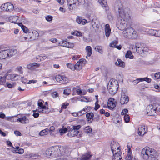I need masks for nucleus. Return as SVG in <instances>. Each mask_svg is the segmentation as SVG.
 Instances as JSON below:
<instances>
[{
	"instance_id": "nucleus-1",
	"label": "nucleus",
	"mask_w": 160,
	"mask_h": 160,
	"mask_svg": "<svg viewBox=\"0 0 160 160\" xmlns=\"http://www.w3.org/2000/svg\"><path fill=\"white\" fill-rule=\"evenodd\" d=\"M129 9H126L124 11L125 13H122L120 12L119 17L121 18L120 21H119L120 26L122 29H124L127 25L128 20L130 18L129 14Z\"/></svg>"
},
{
	"instance_id": "nucleus-2",
	"label": "nucleus",
	"mask_w": 160,
	"mask_h": 160,
	"mask_svg": "<svg viewBox=\"0 0 160 160\" xmlns=\"http://www.w3.org/2000/svg\"><path fill=\"white\" fill-rule=\"evenodd\" d=\"M157 109V105L156 104L149 105L146 108V114L149 116H155L157 115L158 111Z\"/></svg>"
},
{
	"instance_id": "nucleus-3",
	"label": "nucleus",
	"mask_w": 160,
	"mask_h": 160,
	"mask_svg": "<svg viewBox=\"0 0 160 160\" xmlns=\"http://www.w3.org/2000/svg\"><path fill=\"white\" fill-rule=\"evenodd\" d=\"M137 32L131 27L127 28L123 32L124 37L128 38L134 39L137 36Z\"/></svg>"
},
{
	"instance_id": "nucleus-4",
	"label": "nucleus",
	"mask_w": 160,
	"mask_h": 160,
	"mask_svg": "<svg viewBox=\"0 0 160 160\" xmlns=\"http://www.w3.org/2000/svg\"><path fill=\"white\" fill-rule=\"evenodd\" d=\"M53 148V158L58 157H61L65 154L66 149L63 147H58Z\"/></svg>"
},
{
	"instance_id": "nucleus-5",
	"label": "nucleus",
	"mask_w": 160,
	"mask_h": 160,
	"mask_svg": "<svg viewBox=\"0 0 160 160\" xmlns=\"http://www.w3.org/2000/svg\"><path fill=\"white\" fill-rule=\"evenodd\" d=\"M122 4L120 0H117L115 2L114 5V7L115 10L116 11H118L120 15V12L122 13H125L124 11L126 9H128V8H125L124 9H122Z\"/></svg>"
},
{
	"instance_id": "nucleus-6",
	"label": "nucleus",
	"mask_w": 160,
	"mask_h": 160,
	"mask_svg": "<svg viewBox=\"0 0 160 160\" xmlns=\"http://www.w3.org/2000/svg\"><path fill=\"white\" fill-rule=\"evenodd\" d=\"M81 127V126L78 125L77 126H73L72 128V129L71 130L70 132V134L68 133V136L71 137H73L75 136H78L79 131H78Z\"/></svg>"
},
{
	"instance_id": "nucleus-7",
	"label": "nucleus",
	"mask_w": 160,
	"mask_h": 160,
	"mask_svg": "<svg viewBox=\"0 0 160 160\" xmlns=\"http://www.w3.org/2000/svg\"><path fill=\"white\" fill-rule=\"evenodd\" d=\"M28 36L31 40H34L38 38L39 36V34L36 30H31L29 31Z\"/></svg>"
},
{
	"instance_id": "nucleus-8",
	"label": "nucleus",
	"mask_w": 160,
	"mask_h": 160,
	"mask_svg": "<svg viewBox=\"0 0 160 160\" xmlns=\"http://www.w3.org/2000/svg\"><path fill=\"white\" fill-rule=\"evenodd\" d=\"M149 152L148 147H145L142 149L141 152V156L144 159L147 160L149 159Z\"/></svg>"
},
{
	"instance_id": "nucleus-9",
	"label": "nucleus",
	"mask_w": 160,
	"mask_h": 160,
	"mask_svg": "<svg viewBox=\"0 0 160 160\" xmlns=\"http://www.w3.org/2000/svg\"><path fill=\"white\" fill-rule=\"evenodd\" d=\"M9 57L8 49L4 48V49L1 48L0 51V58L3 59Z\"/></svg>"
},
{
	"instance_id": "nucleus-10",
	"label": "nucleus",
	"mask_w": 160,
	"mask_h": 160,
	"mask_svg": "<svg viewBox=\"0 0 160 160\" xmlns=\"http://www.w3.org/2000/svg\"><path fill=\"white\" fill-rule=\"evenodd\" d=\"M148 131V128L144 125H140L138 128V134L140 136H143Z\"/></svg>"
},
{
	"instance_id": "nucleus-11",
	"label": "nucleus",
	"mask_w": 160,
	"mask_h": 160,
	"mask_svg": "<svg viewBox=\"0 0 160 160\" xmlns=\"http://www.w3.org/2000/svg\"><path fill=\"white\" fill-rule=\"evenodd\" d=\"M129 100L128 97L125 95L124 92H122L120 101L121 104L123 105L127 103L128 102Z\"/></svg>"
},
{
	"instance_id": "nucleus-12",
	"label": "nucleus",
	"mask_w": 160,
	"mask_h": 160,
	"mask_svg": "<svg viewBox=\"0 0 160 160\" xmlns=\"http://www.w3.org/2000/svg\"><path fill=\"white\" fill-rule=\"evenodd\" d=\"M115 102L116 101H115V99L112 98H109L108 102V108L110 109L114 108L116 106Z\"/></svg>"
},
{
	"instance_id": "nucleus-13",
	"label": "nucleus",
	"mask_w": 160,
	"mask_h": 160,
	"mask_svg": "<svg viewBox=\"0 0 160 160\" xmlns=\"http://www.w3.org/2000/svg\"><path fill=\"white\" fill-rule=\"evenodd\" d=\"M148 149L150 151L149 153V159H152L156 158L157 156V153L156 151L154 149L148 147Z\"/></svg>"
},
{
	"instance_id": "nucleus-14",
	"label": "nucleus",
	"mask_w": 160,
	"mask_h": 160,
	"mask_svg": "<svg viewBox=\"0 0 160 160\" xmlns=\"http://www.w3.org/2000/svg\"><path fill=\"white\" fill-rule=\"evenodd\" d=\"M18 76V75L16 74H9L6 75L5 78V80L7 79L8 80H16L18 79L17 77Z\"/></svg>"
},
{
	"instance_id": "nucleus-15",
	"label": "nucleus",
	"mask_w": 160,
	"mask_h": 160,
	"mask_svg": "<svg viewBox=\"0 0 160 160\" xmlns=\"http://www.w3.org/2000/svg\"><path fill=\"white\" fill-rule=\"evenodd\" d=\"M116 86H108V88L109 89V93L112 95H113L115 94L117 91L118 88L116 87Z\"/></svg>"
},
{
	"instance_id": "nucleus-16",
	"label": "nucleus",
	"mask_w": 160,
	"mask_h": 160,
	"mask_svg": "<svg viewBox=\"0 0 160 160\" xmlns=\"http://www.w3.org/2000/svg\"><path fill=\"white\" fill-rule=\"evenodd\" d=\"M86 117L88 119L87 122L90 123L93 119L94 114L92 112L88 113L86 114Z\"/></svg>"
},
{
	"instance_id": "nucleus-17",
	"label": "nucleus",
	"mask_w": 160,
	"mask_h": 160,
	"mask_svg": "<svg viewBox=\"0 0 160 160\" xmlns=\"http://www.w3.org/2000/svg\"><path fill=\"white\" fill-rule=\"evenodd\" d=\"M40 64L36 62H33L27 65V68L29 69L32 70L34 69V67L38 68Z\"/></svg>"
},
{
	"instance_id": "nucleus-18",
	"label": "nucleus",
	"mask_w": 160,
	"mask_h": 160,
	"mask_svg": "<svg viewBox=\"0 0 160 160\" xmlns=\"http://www.w3.org/2000/svg\"><path fill=\"white\" fill-rule=\"evenodd\" d=\"M128 150L127 152V155L125 159L126 160H131L132 158V155L131 152V149L130 148V146L128 147Z\"/></svg>"
},
{
	"instance_id": "nucleus-19",
	"label": "nucleus",
	"mask_w": 160,
	"mask_h": 160,
	"mask_svg": "<svg viewBox=\"0 0 160 160\" xmlns=\"http://www.w3.org/2000/svg\"><path fill=\"white\" fill-rule=\"evenodd\" d=\"M53 148H49L47 149L46 152V157L49 158H53Z\"/></svg>"
},
{
	"instance_id": "nucleus-20",
	"label": "nucleus",
	"mask_w": 160,
	"mask_h": 160,
	"mask_svg": "<svg viewBox=\"0 0 160 160\" xmlns=\"http://www.w3.org/2000/svg\"><path fill=\"white\" fill-rule=\"evenodd\" d=\"M117 145V143L114 141L112 142L111 143L110 145L111 148L113 156H114V155H115V152L117 153L116 152L115 149H116Z\"/></svg>"
},
{
	"instance_id": "nucleus-21",
	"label": "nucleus",
	"mask_w": 160,
	"mask_h": 160,
	"mask_svg": "<svg viewBox=\"0 0 160 160\" xmlns=\"http://www.w3.org/2000/svg\"><path fill=\"white\" fill-rule=\"evenodd\" d=\"M117 61V62H115V64L116 65L123 68L125 66V64L124 62L122 61L120 59H118Z\"/></svg>"
},
{
	"instance_id": "nucleus-22",
	"label": "nucleus",
	"mask_w": 160,
	"mask_h": 160,
	"mask_svg": "<svg viewBox=\"0 0 160 160\" xmlns=\"http://www.w3.org/2000/svg\"><path fill=\"white\" fill-rule=\"evenodd\" d=\"M78 2V0H68L67 4L73 5L74 7H76V3Z\"/></svg>"
},
{
	"instance_id": "nucleus-23",
	"label": "nucleus",
	"mask_w": 160,
	"mask_h": 160,
	"mask_svg": "<svg viewBox=\"0 0 160 160\" xmlns=\"http://www.w3.org/2000/svg\"><path fill=\"white\" fill-rule=\"evenodd\" d=\"M120 152H118L117 153H115V155L113 156V158L112 159L113 160H123L120 155Z\"/></svg>"
},
{
	"instance_id": "nucleus-24",
	"label": "nucleus",
	"mask_w": 160,
	"mask_h": 160,
	"mask_svg": "<svg viewBox=\"0 0 160 160\" xmlns=\"http://www.w3.org/2000/svg\"><path fill=\"white\" fill-rule=\"evenodd\" d=\"M9 57H12L17 53V50L14 49H8Z\"/></svg>"
},
{
	"instance_id": "nucleus-25",
	"label": "nucleus",
	"mask_w": 160,
	"mask_h": 160,
	"mask_svg": "<svg viewBox=\"0 0 160 160\" xmlns=\"http://www.w3.org/2000/svg\"><path fill=\"white\" fill-rule=\"evenodd\" d=\"M18 25L21 27V28L22 29L23 32L24 33H26L28 32L29 33V31L28 29L25 26H24L22 23H18Z\"/></svg>"
},
{
	"instance_id": "nucleus-26",
	"label": "nucleus",
	"mask_w": 160,
	"mask_h": 160,
	"mask_svg": "<svg viewBox=\"0 0 160 160\" xmlns=\"http://www.w3.org/2000/svg\"><path fill=\"white\" fill-rule=\"evenodd\" d=\"M85 49L87 52V56L90 57L92 54L91 47L90 46H87L86 47Z\"/></svg>"
},
{
	"instance_id": "nucleus-27",
	"label": "nucleus",
	"mask_w": 160,
	"mask_h": 160,
	"mask_svg": "<svg viewBox=\"0 0 160 160\" xmlns=\"http://www.w3.org/2000/svg\"><path fill=\"white\" fill-rule=\"evenodd\" d=\"M7 12H11L14 9L13 5L8 2H7Z\"/></svg>"
},
{
	"instance_id": "nucleus-28",
	"label": "nucleus",
	"mask_w": 160,
	"mask_h": 160,
	"mask_svg": "<svg viewBox=\"0 0 160 160\" xmlns=\"http://www.w3.org/2000/svg\"><path fill=\"white\" fill-rule=\"evenodd\" d=\"M29 157L33 159L39 158H41L40 156L38 154H34L32 153L30 154L29 155Z\"/></svg>"
},
{
	"instance_id": "nucleus-29",
	"label": "nucleus",
	"mask_w": 160,
	"mask_h": 160,
	"mask_svg": "<svg viewBox=\"0 0 160 160\" xmlns=\"http://www.w3.org/2000/svg\"><path fill=\"white\" fill-rule=\"evenodd\" d=\"M62 78H63V76L60 75H58L56 76L55 79L58 82H59L60 83H63V81H62Z\"/></svg>"
},
{
	"instance_id": "nucleus-30",
	"label": "nucleus",
	"mask_w": 160,
	"mask_h": 160,
	"mask_svg": "<svg viewBox=\"0 0 160 160\" xmlns=\"http://www.w3.org/2000/svg\"><path fill=\"white\" fill-rule=\"evenodd\" d=\"M91 156L88 153H86L83 155L81 157L82 159L83 160H88L89 159Z\"/></svg>"
},
{
	"instance_id": "nucleus-31",
	"label": "nucleus",
	"mask_w": 160,
	"mask_h": 160,
	"mask_svg": "<svg viewBox=\"0 0 160 160\" xmlns=\"http://www.w3.org/2000/svg\"><path fill=\"white\" fill-rule=\"evenodd\" d=\"M21 123L23 124H26L29 122V119L25 116L21 117Z\"/></svg>"
},
{
	"instance_id": "nucleus-32",
	"label": "nucleus",
	"mask_w": 160,
	"mask_h": 160,
	"mask_svg": "<svg viewBox=\"0 0 160 160\" xmlns=\"http://www.w3.org/2000/svg\"><path fill=\"white\" fill-rule=\"evenodd\" d=\"M125 57L126 58H129L132 59L133 58V56L132 55L131 52L130 51H128L126 53Z\"/></svg>"
},
{
	"instance_id": "nucleus-33",
	"label": "nucleus",
	"mask_w": 160,
	"mask_h": 160,
	"mask_svg": "<svg viewBox=\"0 0 160 160\" xmlns=\"http://www.w3.org/2000/svg\"><path fill=\"white\" fill-rule=\"evenodd\" d=\"M18 17L17 16H11L9 18V21L10 22L12 23H16V21H12V19H14V20H17L18 19Z\"/></svg>"
},
{
	"instance_id": "nucleus-34",
	"label": "nucleus",
	"mask_w": 160,
	"mask_h": 160,
	"mask_svg": "<svg viewBox=\"0 0 160 160\" xmlns=\"http://www.w3.org/2000/svg\"><path fill=\"white\" fill-rule=\"evenodd\" d=\"M75 70H80L82 69V65H80V62H78L74 65Z\"/></svg>"
},
{
	"instance_id": "nucleus-35",
	"label": "nucleus",
	"mask_w": 160,
	"mask_h": 160,
	"mask_svg": "<svg viewBox=\"0 0 160 160\" xmlns=\"http://www.w3.org/2000/svg\"><path fill=\"white\" fill-rule=\"evenodd\" d=\"M49 131V129L47 128L41 131L39 133V135L40 136H43L47 134V132Z\"/></svg>"
},
{
	"instance_id": "nucleus-36",
	"label": "nucleus",
	"mask_w": 160,
	"mask_h": 160,
	"mask_svg": "<svg viewBox=\"0 0 160 160\" xmlns=\"http://www.w3.org/2000/svg\"><path fill=\"white\" fill-rule=\"evenodd\" d=\"M114 122L116 124H117V127H119L121 126V123L122 122V120L120 118H116V119L114 120Z\"/></svg>"
},
{
	"instance_id": "nucleus-37",
	"label": "nucleus",
	"mask_w": 160,
	"mask_h": 160,
	"mask_svg": "<svg viewBox=\"0 0 160 160\" xmlns=\"http://www.w3.org/2000/svg\"><path fill=\"white\" fill-rule=\"evenodd\" d=\"M7 3L2 4L1 7V9L4 11L7 12Z\"/></svg>"
},
{
	"instance_id": "nucleus-38",
	"label": "nucleus",
	"mask_w": 160,
	"mask_h": 160,
	"mask_svg": "<svg viewBox=\"0 0 160 160\" xmlns=\"http://www.w3.org/2000/svg\"><path fill=\"white\" fill-rule=\"evenodd\" d=\"M95 49L98 52L101 54L103 53V51L102 49V47L101 46H97L95 48Z\"/></svg>"
},
{
	"instance_id": "nucleus-39",
	"label": "nucleus",
	"mask_w": 160,
	"mask_h": 160,
	"mask_svg": "<svg viewBox=\"0 0 160 160\" xmlns=\"http://www.w3.org/2000/svg\"><path fill=\"white\" fill-rule=\"evenodd\" d=\"M118 41L115 40L112 42L110 44V46L112 48L115 47L116 45L118 43Z\"/></svg>"
},
{
	"instance_id": "nucleus-40",
	"label": "nucleus",
	"mask_w": 160,
	"mask_h": 160,
	"mask_svg": "<svg viewBox=\"0 0 160 160\" xmlns=\"http://www.w3.org/2000/svg\"><path fill=\"white\" fill-rule=\"evenodd\" d=\"M145 48L142 47L141 48L138 49V53L142 54L146 50H145Z\"/></svg>"
},
{
	"instance_id": "nucleus-41",
	"label": "nucleus",
	"mask_w": 160,
	"mask_h": 160,
	"mask_svg": "<svg viewBox=\"0 0 160 160\" xmlns=\"http://www.w3.org/2000/svg\"><path fill=\"white\" fill-rule=\"evenodd\" d=\"M71 92V90L70 89L67 88L64 90L63 94L67 95L70 94Z\"/></svg>"
},
{
	"instance_id": "nucleus-42",
	"label": "nucleus",
	"mask_w": 160,
	"mask_h": 160,
	"mask_svg": "<svg viewBox=\"0 0 160 160\" xmlns=\"http://www.w3.org/2000/svg\"><path fill=\"white\" fill-rule=\"evenodd\" d=\"M84 131L86 132H91L92 131V129L90 127L88 126L84 128Z\"/></svg>"
},
{
	"instance_id": "nucleus-43",
	"label": "nucleus",
	"mask_w": 160,
	"mask_h": 160,
	"mask_svg": "<svg viewBox=\"0 0 160 160\" xmlns=\"http://www.w3.org/2000/svg\"><path fill=\"white\" fill-rule=\"evenodd\" d=\"M6 82L5 78L4 77L0 76V85L3 84Z\"/></svg>"
},
{
	"instance_id": "nucleus-44",
	"label": "nucleus",
	"mask_w": 160,
	"mask_h": 160,
	"mask_svg": "<svg viewBox=\"0 0 160 160\" xmlns=\"http://www.w3.org/2000/svg\"><path fill=\"white\" fill-rule=\"evenodd\" d=\"M156 30L151 29L148 31V33L149 34H150L152 36H155V31Z\"/></svg>"
},
{
	"instance_id": "nucleus-45",
	"label": "nucleus",
	"mask_w": 160,
	"mask_h": 160,
	"mask_svg": "<svg viewBox=\"0 0 160 160\" xmlns=\"http://www.w3.org/2000/svg\"><path fill=\"white\" fill-rule=\"evenodd\" d=\"M142 81H145L148 83H149L151 82V79L148 78H141Z\"/></svg>"
},
{
	"instance_id": "nucleus-46",
	"label": "nucleus",
	"mask_w": 160,
	"mask_h": 160,
	"mask_svg": "<svg viewBox=\"0 0 160 160\" xmlns=\"http://www.w3.org/2000/svg\"><path fill=\"white\" fill-rule=\"evenodd\" d=\"M67 65L68 68L71 69L72 70L74 71L75 70V68L73 64L70 63H68L67 64Z\"/></svg>"
},
{
	"instance_id": "nucleus-47",
	"label": "nucleus",
	"mask_w": 160,
	"mask_h": 160,
	"mask_svg": "<svg viewBox=\"0 0 160 160\" xmlns=\"http://www.w3.org/2000/svg\"><path fill=\"white\" fill-rule=\"evenodd\" d=\"M99 3L101 4L103 6H106L107 5V2L105 0H98Z\"/></svg>"
},
{
	"instance_id": "nucleus-48",
	"label": "nucleus",
	"mask_w": 160,
	"mask_h": 160,
	"mask_svg": "<svg viewBox=\"0 0 160 160\" xmlns=\"http://www.w3.org/2000/svg\"><path fill=\"white\" fill-rule=\"evenodd\" d=\"M18 150V152H16L15 150H14L13 151V152L15 153H18L19 154H21L23 153L24 152V149L22 148H19Z\"/></svg>"
},
{
	"instance_id": "nucleus-49",
	"label": "nucleus",
	"mask_w": 160,
	"mask_h": 160,
	"mask_svg": "<svg viewBox=\"0 0 160 160\" xmlns=\"http://www.w3.org/2000/svg\"><path fill=\"white\" fill-rule=\"evenodd\" d=\"M124 119L126 122H128L130 120V117L128 115L125 114L124 116Z\"/></svg>"
},
{
	"instance_id": "nucleus-50",
	"label": "nucleus",
	"mask_w": 160,
	"mask_h": 160,
	"mask_svg": "<svg viewBox=\"0 0 160 160\" xmlns=\"http://www.w3.org/2000/svg\"><path fill=\"white\" fill-rule=\"evenodd\" d=\"M72 34L77 36H81L82 35V33L78 31L72 33Z\"/></svg>"
},
{
	"instance_id": "nucleus-51",
	"label": "nucleus",
	"mask_w": 160,
	"mask_h": 160,
	"mask_svg": "<svg viewBox=\"0 0 160 160\" xmlns=\"http://www.w3.org/2000/svg\"><path fill=\"white\" fill-rule=\"evenodd\" d=\"M140 81H142L141 78H137L136 80H134L132 81V82L134 84L136 85Z\"/></svg>"
},
{
	"instance_id": "nucleus-52",
	"label": "nucleus",
	"mask_w": 160,
	"mask_h": 160,
	"mask_svg": "<svg viewBox=\"0 0 160 160\" xmlns=\"http://www.w3.org/2000/svg\"><path fill=\"white\" fill-rule=\"evenodd\" d=\"M67 130V129L66 128H64L60 129L59 132L61 133V134L62 135V134L66 133Z\"/></svg>"
},
{
	"instance_id": "nucleus-53",
	"label": "nucleus",
	"mask_w": 160,
	"mask_h": 160,
	"mask_svg": "<svg viewBox=\"0 0 160 160\" xmlns=\"http://www.w3.org/2000/svg\"><path fill=\"white\" fill-rule=\"evenodd\" d=\"M16 85V83H13L12 84L11 83H7L6 85L8 88H13Z\"/></svg>"
},
{
	"instance_id": "nucleus-54",
	"label": "nucleus",
	"mask_w": 160,
	"mask_h": 160,
	"mask_svg": "<svg viewBox=\"0 0 160 160\" xmlns=\"http://www.w3.org/2000/svg\"><path fill=\"white\" fill-rule=\"evenodd\" d=\"M67 43H68V42H67L66 40H63L62 41L61 45V46L67 48L68 46Z\"/></svg>"
},
{
	"instance_id": "nucleus-55",
	"label": "nucleus",
	"mask_w": 160,
	"mask_h": 160,
	"mask_svg": "<svg viewBox=\"0 0 160 160\" xmlns=\"http://www.w3.org/2000/svg\"><path fill=\"white\" fill-rule=\"evenodd\" d=\"M52 30H48V31H39V33L41 34V35H43L45 34L46 33L49 32H52Z\"/></svg>"
},
{
	"instance_id": "nucleus-56",
	"label": "nucleus",
	"mask_w": 160,
	"mask_h": 160,
	"mask_svg": "<svg viewBox=\"0 0 160 160\" xmlns=\"http://www.w3.org/2000/svg\"><path fill=\"white\" fill-rule=\"evenodd\" d=\"M97 100L95 103V106L94 109L96 111H97L100 107V105L98 104V98H97Z\"/></svg>"
},
{
	"instance_id": "nucleus-57",
	"label": "nucleus",
	"mask_w": 160,
	"mask_h": 160,
	"mask_svg": "<svg viewBox=\"0 0 160 160\" xmlns=\"http://www.w3.org/2000/svg\"><path fill=\"white\" fill-rule=\"evenodd\" d=\"M154 88L157 89V90L156 91V92H160L159 90H160V86L157 84H155L154 85Z\"/></svg>"
},
{
	"instance_id": "nucleus-58",
	"label": "nucleus",
	"mask_w": 160,
	"mask_h": 160,
	"mask_svg": "<svg viewBox=\"0 0 160 160\" xmlns=\"http://www.w3.org/2000/svg\"><path fill=\"white\" fill-rule=\"evenodd\" d=\"M27 38V37H25L22 35L20 36L19 38V40L21 41H25Z\"/></svg>"
},
{
	"instance_id": "nucleus-59",
	"label": "nucleus",
	"mask_w": 160,
	"mask_h": 160,
	"mask_svg": "<svg viewBox=\"0 0 160 160\" xmlns=\"http://www.w3.org/2000/svg\"><path fill=\"white\" fill-rule=\"evenodd\" d=\"M106 36L107 37L109 36L111 33V29H106L105 30Z\"/></svg>"
},
{
	"instance_id": "nucleus-60",
	"label": "nucleus",
	"mask_w": 160,
	"mask_h": 160,
	"mask_svg": "<svg viewBox=\"0 0 160 160\" xmlns=\"http://www.w3.org/2000/svg\"><path fill=\"white\" fill-rule=\"evenodd\" d=\"M79 62H80V64L82 63L85 64L87 62L85 59L82 58L79 60Z\"/></svg>"
},
{
	"instance_id": "nucleus-61",
	"label": "nucleus",
	"mask_w": 160,
	"mask_h": 160,
	"mask_svg": "<svg viewBox=\"0 0 160 160\" xmlns=\"http://www.w3.org/2000/svg\"><path fill=\"white\" fill-rule=\"evenodd\" d=\"M68 45L67 48H72L74 47V44L73 43H70L68 42V43H67Z\"/></svg>"
},
{
	"instance_id": "nucleus-62",
	"label": "nucleus",
	"mask_w": 160,
	"mask_h": 160,
	"mask_svg": "<svg viewBox=\"0 0 160 160\" xmlns=\"http://www.w3.org/2000/svg\"><path fill=\"white\" fill-rule=\"evenodd\" d=\"M82 18L81 17H78L76 19V21L77 22L79 23L80 24L81 23L82 21Z\"/></svg>"
},
{
	"instance_id": "nucleus-63",
	"label": "nucleus",
	"mask_w": 160,
	"mask_h": 160,
	"mask_svg": "<svg viewBox=\"0 0 160 160\" xmlns=\"http://www.w3.org/2000/svg\"><path fill=\"white\" fill-rule=\"evenodd\" d=\"M154 77L157 79H160V72L155 73Z\"/></svg>"
},
{
	"instance_id": "nucleus-64",
	"label": "nucleus",
	"mask_w": 160,
	"mask_h": 160,
	"mask_svg": "<svg viewBox=\"0 0 160 160\" xmlns=\"http://www.w3.org/2000/svg\"><path fill=\"white\" fill-rule=\"evenodd\" d=\"M46 19L48 22L51 21L52 19V17L51 16H48L46 17Z\"/></svg>"
}]
</instances>
